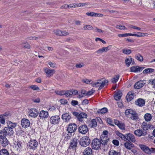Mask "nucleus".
Listing matches in <instances>:
<instances>
[{"mask_svg": "<svg viewBox=\"0 0 155 155\" xmlns=\"http://www.w3.org/2000/svg\"><path fill=\"white\" fill-rule=\"evenodd\" d=\"M102 139L100 140L97 138L94 139L92 142L91 147L94 150H98L101 148L103 146H104L107 145L102 144Z\"/></svg>", "mask_w": 155, "mask_h": 155, "instance_id": "1", "label": "nucleus"}, {"mask_svg": "<svg viewBox=\"0 0 155 155\" xmlns=\"http://www.w3.org/2000/svg\"><path fill=\"white\" fill-rule=\"evenodd\" d=\"M108 83V81L107 80H103L102 79H99L97 81V82L92 83V84L94 87H99V89H101L106 84Z\"/></svg>", "mask_w": 155, "mask_h": 155, "instance_id": "2", "label": "nucleus"}, {"mask_svg": "<svg viewBox=\"0 0 155 155\" xmlns=\"http://www.w3.org/2000/svg\"><path fill=\"white\" fill-rule=\"evenodd\" d=\"M90 141V140L88 136H84L80 139L79 143L81 146L86 147L89 144Z\"/></svg>", "mask_w": 155, "mask_h": 155, "instance_id": "3", "label": "nucleus"}, {"mask_svg": "<svg viewBox=\"0 0 155 155\" xmlns=\"http://www.w3.org/2000/svg\"><path fill=\"white\" fill-rule=\"evenodd\" d=\"M27 144L30 149L35 150L36 149L38 145V143L36 140L31 139Z\"/></svg>", "mask_w": 155, "mask_h": 155, "instance_id": "4", "label": "nucleus"}, {"mask_svg": "<svg viewBox=\"0 0 155 155\" xmlns=\"http://www.w3.org/2000/svg\"><path fill=\"white\" fill-rule=\"evenodd\" d=\"M77 129V126L75 124H70L68 126L67 129V131L68 134L67 135H71V133L75 132Z\"/></svg>", "mask_w": 155, "mask_h": 155, "instance_id": "5", "label": "nucleus"}, {"mask_svg": "<svg viewBox=\"0 0 155 155\" xmlns=\"http://www.w3.org/2000/svg\"><path fill=\"white\" fill-rule=\"evenodd\" d=\"M3 133H0V144L3 147H6L8 143V141L6 138V136Z\"/></svg>", "mask_w": 155, "mask_h": 155, "instance_id": "6", "label": "nucleus"}, {"mask_svg": "<svg viewBox=\"0 0 155 155\" xmlns=\"http://www.w3.org/2000/svg\"><path fill=\"white\" fill-rule=\"evenodd\" d=\"M108 131L106 130L103 131V134L101 135V139L102 141V144L107 145V143L109 141V138L107 136Z\"/></svg>", "mask_w": 155, "mask_h": 155, "instance_id": "7", "label": "nucleus"}, {"mask_svg": "<svg viewBox=\"0 0 155 155\" xmlns=\"http://www.w3.org/2000/svg\"><path fill=\"white\" fill-rule=\"evenodd\" d=\"M0 133H3L4 135L11 136L14 133L13 130L7 127H6L3 130H0Z\"/></svg>", "mask_w": 155, "mask_h": 155, "instance_id": "8", "label": "nucleus"}, {"mask_svg": "<svg viewBox=\"0 0 155 155\" xmlns=\"http://www.w3.org/2000/svg\"><path fill=\"white\" fill-rule=\"evenodd\" d=\"M29 115L33 118H36L38 114V112L37 110L35 108H31L28 111Z\"/></svg>", "mask_w": 155, "mask_h": 155, "instance_id": "9", "label": "nucleus"}, {"mask_svg": "<svg viewBox=\"0 0 155 155\" xmlns=\"http://www.w3.org/2000/svg\"><path fill=\"white\" fill-rule=\"evenodd\" d=\"M44 71L45 72L46 76L47 77H51L55 73L54 69H51L47 68H44Z\"/></svg>", "mask_w": 155, "mask_h": 155, "instance_id": "10", "label": "nucleus"}, {"mask_svg": "<svg viewBox=\"0 0 155 155\" xmlns=\"http://www.w3.org/2000/svg\"><path fill=\"white\" fill-rule=\"evenodd\" d=\"M60 120L59 117L58 115H55L51 117L50 118V122L51 124H58Z\"/></svg>", "mask_w": 155, "mask_h": 155, "instance_id": "11", "label": "nucleus"}, {"mask_svg": "<svg viewBox=\"0 0 155 155\" xmlns=\"http://www.w3.org/2000/svg\"><path fill=\"white\" fill-rule=\"evenodd\" d=\"M146 83V81L144 80H141L137 81L134 85V87L135 89H139L142 87Z\"/></svg>", "mask_w": 155, "mask_h": 155, "instance_id": "12", "label": "nucleus"}, {"mask_svg": "<svg viewBox=\"0 0 155 155\" xmlns=\"http://www.w3.org/2000/svg\"><path fill=\"white\" fill-rule=\"evenodd\" d=\"M22 143L21 141L17 140L15 141L13 144V147L18 151H20L22 148Z\"/></svg>", "mask_w": 155, "mask_h": 155, "instance_id": "13", "label": "nucleus"}, {"mask_svg": "<svg viewBox=\"0 0 155 155\" xmlns=\"http://www.w3.org/2000/svg\"><path fill=\"white\" fill-rule=\"evenodd\" d=\"M79 132L83 134H85L88 131V128L86 125H81L78 128Z\"/></svg>", "mask_w": 155, "mask_h": 155, "instance_id": "14", "label": "nucleus"}, {"mask_svg": "<svg viewBox=\"0 0 155 155\" xmlns=\"http://www.w3.org/2000/svg\"><path fill=\"white\" fill-rule=\"evenodd\" d=\"M111 45H109L106 47H103L97 51L95 53L99 54H101L102 53L107 51L111 48Z\"/></svg>", "mask_w": 155, "mask_h": 155, "instance_id": "15", "label": "nucleus"}, {"mask_svg": "<svg viewBox=\"0 0 155 155\" xmlns=\"http://www.w3.org/2000/svg\"><path fill=\"white\" fill-rule=\"evenodd\" d=\"M9 116V114L7 113L0 115V122L1 124L4 125L5 123V120L7 119Z\"/></svg>", "mask_w": 155, "mask_h": 155, "instance_id": "16", "label": "nucleus"}, {"mask_svg": "<svg viewBox=\"0 0 155 155\" xmlns=\"http://www.w3.org/2000/svg\"><path fill=\"white\" fill-rule=\"evenodd\" d=\"M134 134L138 137L144 136L147 134V132L141 129H137L134 132Z\"/></svg>", "mask_w": 155, "mask_h": 155, "instance_id": "17", "label": "nucleus"}, {"mask_svg": "<svg viewBox=\"0 0 155 155\" xmlns=\"http://www.w3.org/2000/svg\"><path fill=\"white\" fill-rule=\"evenodd\" d=\"M21 124L22 127L26 128L29 126L30 123L28 119L23 118L21 120Z\"/></svg>", "mask_w": 155, "mask_h": 155, "instance_id": "18", "label": "nucleus"}, {"mask_svg": "<svg viewBox=\"0 0 155 155\" xmlns=\"http://www.w3.org/2000/svg\"><path fill=\"white\" fill-rule=\"evenodd\" d=\"M139 147L140 149L146 153L151 154L150 149L146 145L143 144L140 145Z\"/></svg>", "mask_w": 155, "mask_h": 155, "instance_id": "19", "label": "nucleus"}, {"mask_svg": "<svg viewBox=\"0 0 155 155\" xmlns=\"http://www.w3.org/2000/svg\"><path fill=\"white\" fill-rule=\"evenodd\" d=\"M61 118L64 122H66L70 120L71 117L69 113H66L62 114Z\"/></svg>", "mask_w": 155, "mask_h": 155, "instance_id": "20", "label": "nucleus"}, {"mask_svg": "<svg viewBox=\"0 0 155 155\" xmlns=\"http://www.w3.org/2000/svg\"><path fill=\"white\" fill-rule=\"evenodd\" d=\"M78 140L76 137L74 138L70 143V147L72 149H75L77 146Z\"/></svg>", "mask_w": 155, "mask_h": 155, "instance_id": "21", "label": "nucleus"}, {"mask_svg": "<svg viewBox=\"0 0 155 155\" xmlns=\"http://www.w3.org/2000/svg\"><path fill=\"white\" fill-rule=\"evenodd\" d=\"M128 140L134 143L136 141V139L134 136L131 134L129 133L127 134L126 141Z\"/></svg>", "mask_w": 155, "mask_h": 155, "instance_id": "22", "label": "nucleus"}, {"mask_svg": "<svg viewBox=\"0 0 155 155\" xmlns=\"http://www.w3.org/2000/svg\"><path fill=\"white\" fill-rule=\"evenodd\" d=\"M145 104V101L141 98L137 99L135 102V104L138 106L140 107L143 106Z\"/></svg>", "mask_w": 155, "mask_h": 155, "instance_id": "23", "label": "nucleus"}, {"mask_svg": "<svg viewBox=\"0 0 155 155\" xmlns=\"http://www.w3.org/2000/svg\"><path fill=\"white\" fill-rule=\"evenodd\" d=\"M39 116L41 119H45L48 117V113L47 111L42 110L39 114Z\"/></svg>", "mask_w": 155, "mask_h": 155, "instance_id": "24", "label": "nucleus"}, {"mask_svg": "<svg viewBox=\"0 0 155 155\" xmlns=\"http://www.w3.org/2000/svg\"><path fill=\"white\" fill-rule=\"evenodd\" d=\"M134 93L133 91L129 92L126 96L127 101H130L133 100L134 97Z\"/></svg>", "mask_w": 155, "mask_h": 155, "instance_id": "25", "label": "nucleus"}, {"mask_svg": "<svg viewBox=\"0 0 155 155\" xmlns=\"http://www.w3.org/2000/svg\"><path fill=\"white\" fill-rule=\"evenodd\" d=\"M143 69L142 67L138 66H134L130 68V71L132 72H137L142 71Z\"/></svg>", "mask_w": 155, "mask_h": 155, "instance_id": "26", "label": "nucleus"}, {"mask_svg": "<svg viewBox=\"0 0 155 155\" xmlns=\"http://www.w3.org/2000/svg\"><path fill=\"white\" fill-rule=\"evenodd\" d=\"M92 150L91 148L90 147L86 148L83 152V155H91Z\"/></svg>", "mask_w": 155, "mask_h": 155, "instance_id": "27", "label": "nucleus"}, {"mask_svg": "<svg viewBox=\"0 0 155 155\" xmlns=\"http://www.w3.org/2000/svg\"><path fill=\"white\" fill-rule=\"evenodd\" d=\"M7 127L12 129L13 130V129L16 126L17 124L15 123H12L10 121H7Z\"/></svg>", "mask_w": 155, "mask_h": 155, "instance_id": "28", "label": "nucleus"}, {"mask_svg": "<svg viewBox=\"0 0 155 155\" xmlns=\"http://www.w3.org/2000/svg\"><path fill=\"white\" fill-rule=\"evenodd\" d=\"M87 117V114L84 113H81L79 114L78 117V119L80 121H82L83 120V119L86 118Z\"/></svg>", "mask_w": 155, "mask_h": 155, "instance_id": "29", "label": "nucleus"}, {"mask_svg": "<svg viewBox=\"0 0 155 155\" xmlns=\"http://www.w3.org/2000/svg\"><path fill=\"white\" fill-rule=\"evenodd\" d=\"M141 127L144 130H146L149 129L150 127V125L147 123L143 122L141 125Z\"/></svg>", "mask_w": 155, "mask_h": 155, "instance_id": "30", "label": "nucleus"}, {"mask_svg": "<svg viewBox=\"0 0 155 155\" xmlns=\"http://www.w3.org/2000/svg\"><path fill=\"white\" fill-rule=\"evenodd\" d=\"M122 96V93L120 91H118L114 95V99L117 100H119Z\"/></svg>", "mask_w": 155, "mask_h": 155, "instance_id": "31", "label": "nucleus"}, {"mask_svg": "<svg viewBox=\"0 0 155 155\" xmlns=\"http://www.w3.org/2000/svg\"><path fill=\"white\" fill-rule=\"evenodd\" d=\"M130 118L132 120L137 121L139 120V117L138 114L136 112L132 116H130Z\"/></svg>", "mask_w": 155, "mask_h": 155, "instance_id": "32", "label": "nucleus"}, {"mask_svg": "<svg viewBox=\"0 0 155 155\" xmlns=\"http://www.w3.org/2000/svg\"><path fill=\"white\" fill-rule=\"evenodd\" d=\"M125 147L127 149L130 150L134 147V145L133 143L129 142H126L124 143Z\"/></svg>", "mask_w": 155, "mask_h": 155, "instance_id": "33", "label": "nucleus"}, {"mask_svg": "<svg viewBox=\"0 0 155 155\" xmlns=\"http://www.w3.org/2000/svg\"><path fill=\"white\" fill-rule=\"evenodd\" d=\"M97 124L96 120L94 119H92L90 122L88 126L90 127H94L97 126Z\"/></svg>", "mask_w": 155, "mask_h": 155, "instance_id": "34", "label": "nucleus"}, {"mask_svg": "<svg viewBox=\"0 0 155 155\" xmlns=\"http://www.w3.org/2000/svg\"><path fill=\"white\" fill-rule=\"evenodd\" d=\"M148 35V34L147 33L138 32L137 33V34H133V36H136L137 37H140L142 36H147Z\"/></svg>", "mask_w": 155, "mask_h": 155, "instance_id": "35", "label": "nucleus"}, {"mask_svg": "<svg viewBox=\"0 0 155 155\" xmlns=\"http://www.w3.org/2000/svg\"><path fill=\"white\" fill-rule=\"evenodd\" d=\"M144 117L145 120L147 122L150 121L152 118L151 115L149 113L146 114Z\"/></svg>", "mask_w": 155, "mask_h": 155, "instance_id": "36", "label": "nucleus"}, {"mask_svg": "<svg viewBox=\"0 0 155 155\" xmlns=\"http://www.w3.org/2000/svg\"><path fill=\"white\" fill-rule=\"evenodd\" d=\"M107 111V109L106 107H104L101 109H98L97 110V113L99 114H105Z\"/></svg>", "mask_w": 155, "mask_h": 155, "instance_id": "37", "label": "nucleus"}, {"mask_svg": "<svg viewBox=\"0 0 155 155\" xmlns=\"http://www.w3.org/2000/svg\"><path fill=\"white\" fill-rule=\"evenodd\" d=\"M135 59L140 61L142 62L143 60V56L140 54H138L135 55Z\"/></svg>", "mask_w": 155, "mask_h": 155, "instance_id": "38", "label": "nucleus"}, {"mask_svg": "<svg viewBox=\"0 0 155 155\" xmlns=\"http://www.w3.org/2000/svg\"><path fill=\"white\" fill-rule=\"evenodd\" d=\"M0 155H9V153L6 149H2L0 150Z\"/></svg>", "mask_w": 155, "mask_h": 155, "instance_id": "39", "label": "nucleus"}, {"mask_svg": "<svg viewBox=\"0 0 155 155\" xmlns=\"http://www.w3.org/2000/svg\"><path fill=\"white\" fill-rule=\"evenodd\" d=\"M117 135L122 140L126 141V136L123 135L122 133L119 132H117L116 133Z\"/></svg>", "mask_w": 155, "mask_h": 155, "instance_id": "40", "label": "nucleus"}, {"mask_svg": "<svg viewBox=\"0 0 155 155\" xmlns=\"http://www.w3.org/2000/svg\"><path fill=\"white\" fill-rule=\"evenodd\" d=\"M133 60V59L130 57L125 59V63L127 66H129L130 65Z\"/></svg>", "mask_w": 155, "mask_h": 155, "instance_id": "41", "label": "nucleus"}, {"mask_svg": "<svg viewBox=\"0 0 155 155\" xmlns=\"http://www.w3.org/2000/svg\"><path fill=\"white\" fill-rule=\"evenodd\" d=\"M154 71V69L150 68H148L144 70L143 71V73L144 74H146L147 73H150Z\"/></svg>", "mask_w": 155, "mask_h": 155, "instance_id": "42", "label": "nucleus"}, {"mask_svg": "<svg viewBox=\"0 0 155 155\" xmlns=\"http://www.w3.org/2000/svg\"><path fill=\"white\" fill-rule=\"evenodd\" d=\"M64 95L66 97H70L72 95V93H71V90L64 91Z\"/></svg>", "mask_w": 155, "mask_h": 155, "instance_id": "43", "label": "nucleus"}, {"mask_svg": "<svg viewBox=\"0 0 155 155\" xmlns=\"http://www.w3.org/2000/svg\"><path fill=\"white\" fill-rule=\"evenodd\" d=\"M109 155H120V153L116 151L111 150L109 151Z\"/></svg>", "mask_w": 155, "mask_h": 155, "instance_id": "44", "label": "nucleus"}, {"mask_svg": "<svg viewBox=\"0 0 155 155\" xmlns=\"http://www.w3.org/2000/svg\"><path fill=\"white\" fill-rule=\"evenodd\" d=\"M120 77V76L118 74L116 75L114 77L112 80V82L113 83H115L117 82Z\"/></svg>", "mask_w": 155, "mask_h": 155, "instance_id": "45", "label": "nucleus"}, {"mask_svg": "<svg viewBox=\"0 0 155 155\" xmlns=\"http://www.w3.org/2000/svg\"><path fill=\"white\" fill-rule=\"evenodd\" d=\"M84 30H93L94 28L90 25H86L84 26L83 28Z\"/></svg>", "mask_w": 155, "mask_h": 155, "instance_id": "46", "label": "nucleus"}, {"mask_svg": "<svg viewBox=\"0 0 155 155\" xmlns=\"http://www.w3.org/2000/svg\"><path fill=\"white\" fill-rule=\"evenodd\" d=\"M122 52L126 54H129L131 53V51L130 49H123L122 50Z\"/></svg>", "mask_w": 155, "mask_h": 155, "instance_id": "47", "label": "nucleus"}, {"mask_svg": "<svg viewBox=\"0 0 155 155\" xmlns=\"http://www.w3.org/2000/svg\"><path fill=\"white\" fill-rule=\"evenodd\" d=\"M106 121L107 123L110 126H114L113 124V122L111 118H107Z\"/></svg>", "mask_w": 155, "mask_h": 155, "instance_id": "48", "label": "nucleus"}, {"mask_svg": "<svg viewBox=\"0 0 155 155\" xmlns=\"http://www.w3.org/2000/svg\"><path fill=\"white\" fill-rule=\"evenodd\" d=\"M118 127L121 130H124L125 128V125L124 124L120 122Z\"/></svg>", "mask_w": 155, "mask_h": 155, "instance_id": "49", "label": "nucleus"}, {"mask_svg": "<svg viewBox=\"0 0 155 155\" xmlns=\"http://www.w3.org/2000/svg\"><path fill=\"white\" fill-rule=\"evenodd\" d=\"M22 46L25 48L29 49L30 48V46L28 43L26 42L25 43H21Z\"/></svg>", "mask_w": 155, "mask_h": 155, "instance_id": "50", "label": "nucleus"}, {"mask_svg": "<svg viewBox=\"0 0 155 155\" xmlns=\"http://www.w3.org/2000/svg\"><path fill=\"white\" fill-rule=\"evenodd\" d=\"M29 88H31L34 90H38L40 89L36 85H31L29 87Z\"/></svg>", "mask_w": 155, "mask_h": 155, "instance_id": "51", "label": "nucleus"}, {"mask_svg": "<svg viewBox=\"0 0 155 155\" xmlns=\"http://www.w3.org/2000/svg\"><path fill=\"white\" fill-rule=\"evenodd\" d=\"M133 110L130 109H127L125 111V114L127 116H130V113H131Z\"/></svg>", "mask_w": 155, "mask_h": 155, "instance_id": "52", "label": "nucleus"}, {"mask_svg": "<svg viewBox=\"0 0 155 155\" xmlns=\"http://www.w3.org/2000/svg\"><path fill=\"white\" fill-rule=\"evenodd\" d=\"M116 28L121 30H127V28L124 26L117 25L116 26Z\"/></svg>", "mask_w": 155, "mask_h": 155, "instance_id": "53", "label": "nucleus"}, {"mask_svg": "<svg viewBox=\"0 0 155 155\" xmlns=\"http://www.w3.org/2000/svg\"><path fill=\"white\" fill-rule=\"evenodd\" d=\"M149 83L151 84L153 87L155 89V79L153 80L152 81L149 80Z\"/></svg>", "mask_w": 155, "mask_h": 155, "instance_id": "54", "label": "nucleus"}, {"mask_svg": "<svg viewBox=\"0 0 155 155\" xmlns=\"http://www.w3.org/2000/svg\"><path fill=\"white\" fill-rule=\"evenodd\" d=\"M95 13L93 12H87L86 14L88 16L95 17Z\"/></svg>", "mask_w": 155, "mask_h": 155, "instance_id": "55", "label": "nucleus"}, {"mask_svg": "<svg viewBox=\"0 0 155 155\" xmlns=\"http://www.w3.org/2000/svg\"><path fill=\"white\" fill-rule=\"evenodd\" d=\"M64 91H56L55 93L58 95L61 96L64 95Z\"/></svg>", "mask_w": 155, "mask_h": 155, "instance_id": "56", "label": "nucleus"}, {"mask_svg": "<svg viewBox=\"0 0 155 155\" xmlns=\"http://www.w3.org/2000/svg\"><path fill=\"white\" fill-rule=\"evenodd\" d=\"M54 33L57 35L61 36V31L57 30L54 31Z\"/></svg>", "mask_w": 155, "mask_h": 155, "instance_id": "57", "label": "nucleus"}, {"mask_svg": "<svg viewBox=\"0 0 155 155\" xmlns=\"http://www.w3.org/2000/svg\"><path fill=\"white\" fill-rule=\"evenodd\" d=\"M82 81L86 84H92V81L91 80H89L87 79H84L82 80Z\"/></svg>", "mask_w": 155, "mask_h": 155, "instance_id": "58", "label": "nucleus"}, {"mask_svg": "<svg viewBox=\"0 0 155 155\" xmlns=\"http://www.w3.org/2000/svg\"><path fill=\"white\" fill-rule=\"evenodd\" d=\"M129 27L130 28H133L135 29L138 30H140L141 29L140 28L132 25H130L129 26Z\"/></svg>", "mask_w": 155, "mask_h": 155, "instance_id": "59", "label": "nucleus"}, {"mask_svg": "<svg viewBox=\"0 0 155 155\" xmlns=\"http://www.w3.org/2000/svg\"><path fill=\"white\" fill-rule=\"evenodd\" d=\"M93 31L99 33L103 32V30L100 29L96 27L94 28Z\"/></svg>", "mask_w": 155, "mask_h": 155, "instance_id": "60", "label": "nucleus"}, {"mask_svg": "<svg viewBox=\"0 0 155 155\" xmlns=\"http://www.w3.org/2000/svg\"><path fill=\"white\" fill-rule=\"evenodd\" d=\"M48 64L52 68H55L56 67V64L50 61H48Z\"/></svg>", "mask_w": 155, "mask_h": 155, "instance_id": "61", "label": "nucleus"}, {"mask_svg": "<svg viewBox=\"0 0 155 155\" xmlns=\"http://www.w3.org/2000/svg\"><path fill=\"white\" fill-rule=\"evenodd\" d=\"M60 102L61 104H65L67 103L68 101L65 99H61L60 100Z\"/></svg>", "mask_w": 155, "mask_h": 155, "instance_id": "62", "label": "nucleus"}, {"mask_svg": "<svg viewBox=\"0 0 155 155\" xmlns=\"http://www.w3.org/2000/svg\"><path fill=\"white\" fill-rule=\"evenodd\" d=\"M113 143L117 146H118L119 145V142L118 141L116 140H114L112 141Z\"/></svg>", "mask_w": 155, "mask_h": 155, "instance_id": "63", "label": "nucleus"}, {"mask_svg": "<svg viewBox=\"0 0 155 155\" xmlns=\"http://www.w3.org/2000/svg\"><path fill=\"white\" fill-rule=\"evenodd\" d=\"M41 37L40 36L36 37H30L28 38V39L31 40H37L38 38H41Z\"/></svg>", "mask_w": 155, "mask_h": 155, "instance_id": "64", "label": "nucleus"}]
</instances>
